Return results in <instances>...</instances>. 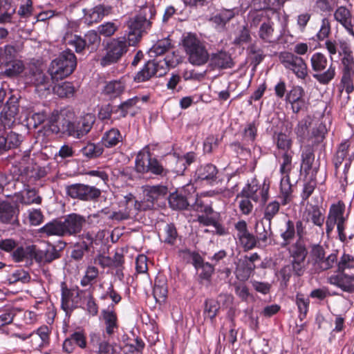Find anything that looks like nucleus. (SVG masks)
<instances>
[{
  "label": "nucleus",
  "instance_id": "1",
  "mask_svg": "<svg viewBox=\"0 0 354 354\" xmlns=\"http://www.w3.org/2000/svg\"><path fill=\"white\" fill-rule=\"evenodd\" d=\"M85 222L84 216L71 214L64 220H53L48 223L41 227V232L47 236H76L81 232Z\"/></svg>",
  "mask_w": 354,
  "mask_h": 354
},
{
  "label": "nucleus",
  "instance_id": "2",
  "mask_svg": "<svg viewBox=\"0 0 354 354\" xmlns=\"http://www.w3.org/2000/svg\"><path fill=\"white\" fill-rule=\"evenodd\" d=\"M349 146L348 142L340 144L333 159L335 176L344 192L354 191V178H351L349 182L348 180V169L354 157L353 154L348 153Z\"/></svg>",
  "mask_w": 354,
  "mask_h": 354
},
{
  "label": "nucleus",
  "instance_id": "3",
  "mask_svg": "<svg viewBox=\"0 0 354 354\" xmlns=\"http://www.w3.org/2000/svg\"><path fill=\"white\" fill-rule=\"evenodd\" d=\"M155 14L154 8L146 7L138 15L129 19L128 21L129 45H136L142 37V33L151 28V19Z\"/></svg>",
  "mask_w": 354,
  "mask_h": 354
},
{
  "label": "nucleus",
  "instance_id": "4",
  "mask_svg": "<svg viewBox=\"0 0 354 354\" xmlns=\"http://www.w3.org/2000/svg\"><path fill=\"white\" fill-rule=\"evenodd\" d=\"M77 58L71 50L63 51L57 58L52 61L48 69L53 82L70 75L75 69Z\"/></svg>",
  "mask_w": 354,
  "mask_h": 354
},
{
  "label": "nucleus",
  "instance_id": "5",
  "mask_svg": "<svg viewBox=\"0 0 354 354\" xmlns=\"http://www.w3.org/2000/svg\"><path fill=\"white\" fill-rule=\"evenodd\" d=\"M75 113L68 109L53 111L48 119L49 130L53 133H62L73 137Z\"/></svg>",
  "mask_w": 354,
  "mask_h": 354
},
{
  "label": "nucleus",
  "instance_id": "6",
  "mask_svg": "<svg viewBox=\"0 0 354 354\" xmlns=\"http://www.w3.org/2000/svg\"><path fill=\"white\" fill-rule=\"evenodd\" d=\"M183 46L189 62L196 66L207 62L209 55L203 43L195 35L189 33L183 40Z\"/></svg>",
  "mask_w": 354,
  "mask_h": 354
},
{
  "label": "nucleus",
  "instance_id": "7",
  "mask_svg": "<svg viewBox=\"0 0 354 354\" xmlns=\"http://www.w3.org/2000/svg\"><path fill=\"white\" fill-rule=\"evenodd\" d=\"M312 69L316 73L313 75L319 83L328 84L333 79L335 71L332 62H329L327 57L321 53L313 54L310 58Z\"/></svg>",
  "mask_w": 354,
  "mask_h": 354
},
{
  "label": "nucleus",
  "instance_id": "8",
  "mask_svg": "<svg viewBox=\"0 0 354 354\" xmlns=\"http://www.w3.org/2000/svg\"><path fill=\"white\" fill-rule=\"evenodd\" d=\"M175 65L176 62L169 59L168 56L158 62L149 61L144 68L137 73L134 80L138 82H141L148 80L153 75L163 76L167 73L169 67H174Z\"/></svg>",
  "mask_w": 354,
  "mask_h": 354
},
{
  "label": "nucleus",
  "instance_id": "9",
  "mask_svg": "<svg viewBox=\"0 0 354 354\" xmlns=\"http://www.w3.org/2000/svg\"><path fill=\"white\" fill-rule=\"evenodd\" d=\"M168 192L166 186L146 185L143 187L144 197L142 201L135 203V211H147L154 208L155 203L161 196H165Z\"/></svg>",
  "mask_w": 354,
  "mask_h": 354
},
{
  "label": "nucleus",
  "instance_id": "10",
  "mask_svg": "<svg viewBox=\"0 0 354 354\" xmlns=\"http://www.w3.org/2000/svg\"><path fill=\"white\" fill-rule=\"evenodd\" d=\"M279 59L283 66L292 71L298 78L305 79L308 75L307 65L298 55L290 52H282L279 55Z\"/></svg>",
  "mask_w": 354,
  "mask_h": 354
},
{
  "label": "nucleus",
  "instance_id": "11",
  "mask_svg": "<svg viewBox=\"0 0 354 354\" xmlns=\"http://www.w3.org/2000/svg\"><path fill=\"white\" fill-rule=\"evenodd\" d=\"M128 46L124 39H113L106 45V53L101 59L102 66L116 63L127 53Z\"/></svg>",
  "mask_w": 354,
  "mask_h": 354
},
{
  "label": "nucleus",
  "instance_id": "12",
  "mask_svg": "<svg viewBox=\"0 0 354 354\" xmlns=\"http://www.w3.org/2000/svg\"><path fill=\"white\" fill-rule=\"evenodd\" d=\"M66 192L71 198L84 201H96L101 196L100 189L81 183L67 186Z\"/></svg>",
  "mask_w": 354,
  "mask_h": 354
},
{
  "label": "nucleus",
  "instance_id": "13",
  "mask_svg": "<svg viewBox=\"0 0 354 354\" xmlns=\"http://www.w3.org/2000/svg\"><path fill=\"white\" fill-rule=\"evenodd\" d=\"M19 98L12 95L0 113V129H10L15 122L19 113Z\"/></svg>",
  "mask_w": 354,
  "mask_h": 354
},
{
  "label": "nucleus",
  "instance_id": "14",
  "mask_svg": "<svg viewBox=\"0 0 354 354\" xmlns=\"http://www.w3.org/2000/svg\"><path fill=\"white\" fill-rule=\"evenodd\" d=\"M27 251L30 254V257L38 263H49L60 257L59 250L52 245L42 249H37L33 245H29L27 247Z\"/></svg>",
  "mask_w": 354,
  "mask_h": 354
},
{
  "label": "nucleus",
  "instance_id": "15",
  "mask_svg": "<svg viewBox=\"0 0 354 354\" xmlns=\"http://www.w3.org/2000/svg\"><path fill=\"white\" fill-rule=\"evenodd\" d=\"M235 229L237 231L236 238L238 243L245 251L252 250L257 246V239L253 234L248 231L247 223L245 221L237 222L235 224Z\"/></svg>",
  "mask_w": 354,
  "mask_h": 354
},
{
  "label": "nucleus",
  "instance_id": "16",
  "mask_svg": "<svg viewBox=\"0 0 354 354\" xmlns=\"http://www.w3.org/2000/svg\"><path fill=\"white\" fill-rule=\"evenodd\" d=\"M124 261L123 254L118 252L115 253L113 258L100 254L95 259V262H97V263L103 268L109 267L116 268V275L119 277H123L122 270Z\"/></svg>",
  "mask_w": 354,
  "mask_h": 354
},
{
  "label": "nucleus",
  "instance_id": "17",
  "mask_svg": "<svg viewBox=\"0 0 354 354\" xmlns=\"http://www.w3.org/2000/svg\"><path fill=\"white\" fill-rule=\"evenodd\" d=\"M328 281L330 283L338 286L344 291L354 292V275H349L345 272L339 273L330 277Z\"/></svg>",
  "mask_w": 354,
  "mask_h": 354
},
{
  "label": "nucleus",
  "instance_id": "18",
  "mask_svg": "<svg viewBox=\"0 0 354 354\" xmlns=\"http://www.w3.org/2000/svg\"><path fill=\"white\" fill-rule=\"evenodd\" d=\"M238 10L233 9H222L212 15L209 21L214 24L216 28H225L226 24L238 15Z\"/></svg>",
  "mask_w": 354,
  "mask_h": 354
},
{
  "label": "nucleus",
  "instance_id": "19",
  "mask_svg": "<svg viewBox=\"0 0 354 354\" xmlns=\"http://www.w3.org/2000/svg\"><path fill=\"white\" fill-rule=\"evenodd\" d=\"M62 308L66 312L76 307L75 298L79 296L77 290L69 289L65 282H62Z\"/></svg>",
  "mask_w": 354,
  "mask_h": 354
},
{
  "label": "nucleus",
  "instance_id": "20",
  "mask_svg": "<svg viewBox=\"0 0 354 354\" xmlns=\"http://www.w3.org/2000/svg\"><path fill=\"white\" fill-rule=\"evenodd\" d=\"M335 19L341 24L348 32L354 37V30L352 25V15L351 10L346 6H339L334 12Z\"/></svg>",
  "mask_w": 354,
  "mask_h": 354
},
{
  "label": "nucleus",
  "instance_id": "21",
  "mask_svg": "<svg viewBox=\"0 0 354 354\" xmlns=\"http://www.w3.org/2000/svg\"><path fill=\"white\" fill-rule=\"evenodd\" d=\"M307 263H292L283 266L279 273L282 277V281L286 285L289 281L292 274L297 277L302 276L306 269Z\"/></svg>",
  "mask_w": 354,
  "mask_h": 354
},
{
  "label": "nucleus",
  "instance_id": "22",
  "mask_svg": "<svg viewBox=\"0 0 354 354\" xmlns=\"http://www.w3.org/2000/svg\"><path fill=\"white\" fill-rule=\"evenodd\" d=\"M169 203L174 209H188L190 207L189 203L194 202V196L184 198L180 192L171 194L169 197Z\"/></svg>",
  "mask_w": 354,
  "mask_h": 354
},
{
  "label": "nucleus",
  "instance_id": "23",
  "mask_svg": "<svg viewBox=\"0 0 354 354\" xmlns=\"http://www.w3.org/2000/svg\"><path fill=\"white\" fill-rule=\"evenodd\" d=\"M95 115L91 113H87L81 118L79 121V125H82V130H74L73 133V137L76 138H82L86 136L92 129L93 124L95 123Z\"/></svg>",
  "mask_w": 354,
  "mask_h": 354
},
{
  "label": "nucleus",
  "instance_id": "24",
  "mask_svg": "<svg viewBox=\"0 0 354 354\" xmlns=\"http://www.w3.org/2000/svg\"><path fill=\"white\" fill-rule=\"evenodd\" d=\"M125 85L120 80H113L106 83L103 93L110 98H115L120 96L124 91Z\"/></svg>",
  "mask_w": 354,
  "mask_h": 354
},
{
  "label": "nucleus",
  "instance_id": "25",
  "mask_svg": "<svg viewBox=\"0 0 354 354\" xmlns=\"http://www.w3.org/2000/svg\"><path fill=\"white\" fill-rule=\"evenodd\" d=\"M210 60L212 65L221 68H231L233 65L230 55L223 51L212 54Z\"/></svg>",
  "mask_w": 354,
  "mask_h": 354
},
{
  "label": "nucleus",
  "instance_id": "26",
  "mask_svg": "<svg viewBox=\"0 0 354 354\" xmlns=\"http://www.w3.org/2000/svg\"><path fill=\"white\" fill-rule=\"evenodd\" d=\"M218 170L216 167L212 164H207L201 166L196 171V176L198 179L202 180H215Z\"/></svg>",
  "mask_w": 354,
  "mask_h": 354
},
{
  "label": "nucleus",
  "instance_id": "27",
  "mask_svg": "<svg viewBox=\"0 0 354 354\" xmlns=\"http://www.w3.org/2000/svg\"><path fill=\"white\" fill-rule=\"evenodd\" d=\"M259 37L263 41L267 43L274 42L277 39V35L275 34L272 23L270 21L263 22L259 28Z\"/></svg>",
  "mask_w": 354,
  "mask_h": 354
},
{
  "label": "nucleus",
  "instance_id": "28",
  "mask_svg": "<svg viewBox=\"0 0 354 354\" xmlns=\"http://www.w3.org/2000/svg\"><path fill=\"white\" fill-rule=\"evenodd\" d=\"M256 239L258 243L261 241L266 243L269 237L272 234L271 230V223H264L263 221L257 222L255 225Z\"/></svg>",
  "mask_w": 354,
  "mask_h": 354
},
{
  "label": "nucleus",
  "instance_id": "29",
  "mask_svg": "<svg viewBox=\"0 0 354 354\" xmlns=\"http://www.w3.org/2000/svg\"><path fill=\"white\" fill-rule=\"evenodd\" d=\"M153 294L157 302L161 303L165 301L167 295V283L165 279H156Z\"/></svg>",
  "mask_w": 354,
  "mask_h": 354
},
{
  "label": "nucleus",
  "instance_id": "30",
  "mask_svg": "<svg viewBox=\"0 0 354 354\" xmlns=\"http://www.w3.org/2000/svg\"><path fill=\"white\" fill-rule=\"evenodd\" d=\"M53 90L54 93L60 97H69L75 93V88L73 84L69 82L56 84Z\"/></svg>",
  "mask_w": 354,
  "mask_h": 354
},
{
  "label": "nucleus",
  "instance_id": "31",
  "mask_svg": "<svg viewBox=\"0 0 354 354\" xmlns=\"http://www.w3.org/2000/svg\"><path fill=\"white\" fill-rule=\"evenodd\" d=\"M122 141L120 131L116 129H111L104 133L102 137V144L106 147H112Z\"/></svg>",
  "mask_w": 354,
  "mask_h": 354
},
{
  "label": "nucleus",
  "instance_id": "32",
  "mask_svg": "<svg viewBox=\"0 0 354 354\" xmlns=\"http://www.w3.org/2000/svg\"><path fill=\"white\" fill-rule=\"evenodd\" d=\"M6 67L3 74L8 77H14L21 73L24 70V65L20 60H15L8 64H3Z\"/></svg>",
  "mask_w": 354,
  "mask_h": 354
},
{
  "label": "nucleus",
  "instance_id": "33",
  "mask_svg": "<svg viewBox=\"0 0 354 354\" xmlns=\"http://www.w3.org/2000/svg\"><path fill=\"white\" fill-rule=\"evenodd\" d=\"M80 152L88 158H95L103 153V148L100 145L88 142L81 149Z\"/></svg>",
  "mask_w": 354,
  "mask_h": 354
},
{
  "label": "nucleus",
  "instance_id": "34",
  "mask_svg": "<svg viewBox=\"0 0 354 354\" xmlns=\"http://www.w3.org/2000/svg\"><path fill=\"white\" fill-rule=\"evenodd\" d=\"M171 48L170 39L165 38L159 40L149 50L151 57L160 56L166 53Z\"/></svg>",
  "mask_w": 354,
  "mask_h": 354
},
{
  "label": "nucleus",
  "instance_id": "35",
  "mask_svg": "<svg viewBox=\"0 0 354 354\" xmlns=\"http://www.w3.org/2000/svg\"><path fill=\"white\" fill-rule=\"evenodd\" d=\"M17 50L12 46H6L3 48H0V65L8 64L10 62L17 60Z\"/></svg>",
  "mask_w": 354,
  "mask_h": 354
},
{
  "label": "nucleus",
  "instance_id": "36",
  "mask_svg": "<svg viewBox=\"0 0 354 354\" xmlns=\"http://www.w3.org/2000/svg\"><path fill=\"white\" fill-rule=\"evenodd\" d=\"M302 164L301 168L305 173L308 174L310 170L313 168V164L315 160V156L311 147H307L302 152Z\"/></svg>",
  "mask_w": 354,
  "mask_h": 354
},
{
  "label": "nucleus",
  "instance_id": "37",
  "mask_svg": "<svg viewBox=\"0 0 354 354\" xmlns=\"http://www.w3.org/2000/svg\"><path fill=\"white\" fill-rule=\"evenodd\" d=\"M103 318L106 324V332L111 335L114 333V329L118 328L117 317L113 311H103Z\"/></svg>",
  "mask_w": 354,
  "mask_h": 354
},
{
  "label": "nucleus",
  "instance_id": "38",
  "mask_svg": "<svg viewBox=\"0 0 354 354\" xmlns=\"http://www.w3.org/2000/svg\"><path fill=\"white\" fill-rule=\"evenodd\" d=\"M30 79L36 86H46L48 83V77L41 70L37 68H32L30 71Z\"/></svg>",
  "mask_w": 354,
  "mask_h": 354
},
{
  "label": "nucleus",
  "instance_id": "39",
  "mask_svg": "<svg viewBox=\"0 0 354 354\" xmlns=\"http://www.w3.org/2000/svg\"><path fill=\"white\" fill-rule=\"evenodd\" d=\"M12 205L8 203H0V221L3 223H10L15 215Z\"/></svg>",
  "mask_w": 354,
  "mask_h": 354
},
{
  "label": "nucleus",
  "instance_id": "40",
  "mask_svg": "<svg viewBox=\"0 0 354 354\" xmlns=\"http://www.w3.org/2000/svg\"><path fill=\"white\" fill-rule=\"evenodd\" d=\"M147 160L148 162V171L161 176H165L167 174V170L163 168L156 158H151L149 152Z\"/></svg>",
  "mask_w": 354,
  "mask_h": 354
},
{
  "label": "nucleus",
  "instance_id": "41",
  "mask_svg": "<svg viewBox=\"0 0 354 354\" xmlns=\"http://www.w3.org/2000/svg\"><path fill=\"white\" fill-rule=\"evenodd\" d=\"M24 175L28 178L37 180L44 177L46 172L44 169L41 168L36 164H32L24 169Z\"/></svg>",
  "mask_w": 354,
  "mask_h": 354
},
{
  "label": "nucleus",
  "instance_id": "42",
  "mask_svg": "<svg viewBox=\"0 0 354 354\" xmlns=\"http://www.w3.org/2000/svg\"><path fill=\"white\" fill-rule=\"evenodd\" d=\"M79 239L80 241L76 243L80 245L88 252H91V249L94 248L93 245L97 241L93 235L88 232L79 235Z\"/></svg>",
  "mask_w": 354,
  "mask_h": 354
},
{
  "label": "nucleus",
  "instance_id": "43",
  "mask_svg": "<svg viewBox=\"0 0 354 354\" xmlns=\"http://www.w3.org/2000/svg\"><path fill=\"white\" fill-rule=\"evenodd\" d=\"M83 39L85 41L87 48H91V51L95 50L100 43V37L95 31H89Z\"/></svg>",
  "mask_w": 354,
  "mask_h": 354
},
{
  "label": "nucleus",
  "instance_id": "44",
  "mask_svg": "<svg viewBox=\"0 0 354 354\" xmlns=\"http://www.w3.org/2000/svg\"><path fill=\"white\" fill-rule=\"evenodd\" d=\"M6 140L7 144L10 149L19 147L23 142V136L21 134L17 133L15 131H10L4 136Z\"/></svg>",
  "mask_w": 354,
  "mask_h": 354
},
{
  "label": "nucleus",
  "instance_id": "45",
  "mask_svg": "<svg viewBox=\"0 0 354 354\" xmlns=\"http://www.w3.org/2000/svg\"><path fill=\"white\" fill-rule=\"evenodd\" d=\"M258 191V186L256 185H250L248 184L241 191V192L238 194L237 197H242L245 198H248L257 202L259 199L257 192Z\"/></svg>",
  "mask_w": 354,
  "mask_h": 354
},
{
  "label": "nucleus",
  "instance_id": "46",
  "mask_svg": "<svg viewBox=\"0 0 354 354\" xmlns=\"http://www.w3.org/2000/svg\"><path fill=\"white\" fill-rule=\"evenodd\" d=\"M251 39L250 31L248 26H243L239 30V35L234 39V44L236 46H241L249 43Z\"/></svg>",
  "mask_w": 354,
  "mask_h": 354
},
{
  "label": "nucleus",
  "instance_id": "47",
  "mask_svg": "<svg viewBox=\"0 0 354 354\" xmlns=\"http://www.w3.org/2000/svg\"><path fill=\"white\" fill-rule=\"evenodd\" d=\"M134 212H133L132 208H130L129 206H126L124 210H120L118 212H113L111 215H110L109 218L112 220H115L117 221H122L124 220L129 219L133 215ZM135 214L136 212H135Z\"/></svg>",
  "mask_w": 354,
  "mask_h": 354
},
{
  "label": "nucleus",
  "instance_id": "48",
  "mask_svg": "<svg viewBox=\"0 0 354 354\" xmlns=\"http://www.w3.org/2000/svg\"><path fill=\"white\" fill-rule=\"evenodd\" d=\"M292 187L289 183V180L281 182V194L282 198V204L286 205L291 201L292 199Z\"/></svg>",
  "mask_w": 354,
  "mask_h": 354
},
{
  "label": "nucleus",
  "instance_id": "49",
  "mask_svg": "<svg viewBox=\"0 0 354 354\" xmlns=\"http://www.w3.org/2000/svg\"><path fill=\"white\" fill-rule=\"evenodd\" d=\"M330 30L331 27L329 19L327 18H324L322 20L319 30L317 34L318 40L323 41L324 39L328 38L330 33Z\"/></svg>",
  "mask_w": 354,
  "mask_h": 354
},
{
  "label": "nucleus",
  "instance_id": "50",
  "mask_svg": "<svg viewBox=\"0 0 354 354\" xmlns=\"http://www.w3.org/2000/svg\"><path fill=\"white\" fill-rule=\"evenodd\" d=\"M279 203L277 201L270 203L266 207L264 212V219L271 223L272 218L278 213L279 210Z\"/></svg>",
  "mask_w": 354,
  "mask_h": 354
},
{
  "label": "nucleus",
  "instance_id": "51",
  "mask_svg": "<svg viewBox=\"0 0 354 354\" xmlns=\"http://www.w3.org/2000/svg\"><path fill=\"white\" fill-rule=\"evenodd\" d=\"M219 304L213 299H207L205 303V313L207 314V316L210 319H213L216 317L217 312L219 310Z\"/></svg>",
  "mask_w": 354,
  "mask_h": 354
},
{
  "label": "nucleus",
  "instance_id": "52",
  "mask_svg": "<svg viewBox=\"0 0 354 354\" xmlns=\"http://www.w3.org/2000/svg\"><path fill=\"white\" fill-rule=\"evenodd\" d=\"M290 257H306L308 251L302 243L297 241L292 245V248L290 250Z\"/></svg>",
  "mask_w": 354,
  "mask_h": 354
},
{
  "label": "nucleus",
  "instance_id": "53",
  "mask_svg": "<svg viewBox=\"0 0 354 354\" xmlns=\"http://www.w3.org/2000/svg\"><path fill=\"white\" fill-rule=\"evenodd\" d=\"M98 269L94 266H88L86 269L85 276L81 281L83 286L88 285L91 281L95 279L98 276Z\"/></svg>",
  "mask_w": 354,
  "mask_h": 354
},
{
  "label": "nucleus",
  "instance_id": "54",
  "mask_svg": "<svg viewBox=\"0 0 354 354\" xmlns=\"http://www.w3.org/2000/svg\"><path fill=\"white\" fill-rule=\"evenodd\" d=\"M180 193L183 196L184 198H189L194 196V202L189 203L190 205V208L192 209L193 206L197 203V201L200 199L198 198V194L192 185H187L185 187L183 188L180 191Z\"/></svg>",
  "mask_w": 354,
  "mask_h": 354
},
{
  "label": "nucleus",
  "instance_id": "55",
  "mask_svg": "<svg viewBox=\"0 0 354 354\" xmlns=\"http://www.w3.org/2000/svg\"><path fill=\"white\" fill-rule=\"evenodd\" d=\"M136 170L139 173L148 172V162L145 159V154L140 151L136 160Z\"/></svg>",
  "mask_w": 354,
  "mask_h": 354
},
{
  "label": "nucleus",
  "instance_id": "56",
  "mask_svg": "<svg viewBox=\"0 0 354 354\" xmlns=\"http://www.w3.org/2000/svg\"><path fill=\"white\" fill-rule=\"evenodd\" d=\"M295 233L294 223L292 221H288L286 223V230L281 234V237L285 241V243H283V245H286L290 243L294 238Z\"/></svg>",
  "mask_w": 354,
  "mask_h": 354
},
{
  "label": "nucleus",
  "instance_id": "57",
  "mask_svg": "<svg viewBox=\"0 0 354 354\" xmlns=\"http://www.w3.org/2000/svg\"><path fill=\"white\" fill-rule=\"evenodd\" d=\"M308 214L310 217V220L315 225L317 226H322L323 225L324 216L317 207H313Z\"/></svg>",
  "mask_w": 354,
  "mask_h": 354
},
{
  "label": "nucleus",
  "instance_id": "58",
  "mask_svg": "<svg viewBox=\"0 0 354 354\" xmlns=\"http://www.w3.org/2000/svg\"><path fill=\"white\" fill-rule=\"evenodd\" d=\"M337 261V255L335 254H330L327 257H325L323 261L320 262V266L317 271L319 272L328 270L331 268Z\"/></svg>",
  "mask_w": 354,
  "mask_h": 354
},
{
  "label": "nucleus",
  "instance_id": "59",
  "mask_svg": "<svg viewBox=\"0 0 354 354\" xmlns=\"http://www.w3.org/2000/svg\"><path fill=\"white\" fill-rule=\"evenodd\" d=\"M337 261V255L335 254H330L327 257H325L323 261L320 262V266L317 271L319 272L328 270L331 268Z\"/></svg>",
  "mask_w": 354,
  "mask_h": 354
},
{
  "label": "nucleus",
  "instance_id": "60",
  "mask_svg": "<svg viewBox=\"0 0 354 354\" xmlns=\"http://www.w3.org/2000/svg\"><path fill=\"white\" fill-rule=\"evenodd\" d=\"M291 140L288 135L283 133L278 134L277 145L279 149L284 151L288 150L291 147Z\"/></svg>",
  "mask_w": 354,
  "mask_h": 354
},
{
  "label": "nucleus",
  "instance_id": "61",
  "mask_svg": "<svg viewBox=\"0 0 354 354\" xmlns=\"http://www.w3.org/2000/svg\"><path fill=\"white\" fill-rule=\"evenodd\" d=\"M30 280L29 274L24 270H18L15 272L10 278L8 279L10 283H15L17 281L28 283Z\"/></svg>",
  "mask_w": 354,
  "mask_h": 354
},
{
  "label": "nucleus",
  "instance_id": "62",
  "mask_svg": "<svg viewBox=\"0 0 354 354\" xmlns=\"http://www.w3.org/2000/svg\"><path fill=\"white\" fill-rule=\"evenodd\" d=\"M47 118V115L45 112L35 113L28 119L29 124L32 125L34 128H37L39 125L42 124Z\"/></svg>",
  "mask_w": 354,
  "mask_h": 354
},
{
  "label": "nucleus",
  "instance_id": "63",
  "mask_svg": "<svg viewBox=\"0 0 354 354\" xmlns=\"http://www.w3.org/2000/svg\"><path fill=\"white\" fill-rule=\"evenodd\" d=\"M353 258L348 254H344L337 263V271L339 273L344 272L345 269L351 268Z\"/></svg>",
  "mask_w": 354,
  "mask_h": 354
},
{
  "label": "nucleus",
  "instance_id": "64",
  "mask_svg": "<svg viewBox=\"0 0 354 354\" xmlns=\"http://www.w3.org/2000/svg\"><path fill=\"white\" fill-rule=\"evenodd\" d=\"M166 237L165 242L173 244L177 237V230L172 223L167 224L165 228Z\"/></svg>",
  "mask_w": 354,
  "mask_h": 354
}]
</instances>
